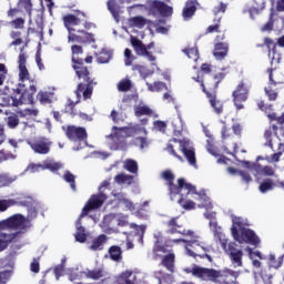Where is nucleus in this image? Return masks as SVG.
Instances as JSON below:
<instances>
[{
    "instance_id": "1",
    "label": "nucleus",
    "mask_w": 284,
    "mask_h": 284,
    "mask_svg": "<svg viewBox=\"0 0 284 284\" xmlns=\"http://www.w3.org/2000/svg\"><path fill=\"white\" fill-rule=\"evenodd\" d=\"M28 54H26V47L20 49V54L18 57V70H19V81L13 93L2 94L1 103L2 108H19L29 103V105H34V94H37V81L30 79V71H28Z\"/></svg>"
},
{
    "instance_id": "2",
    "label": "nucleus",
    "mask_w": 284,
    "mask_h": 284,
    "mask_svg": "<svg viewBox=\"0 0 284 284\" xmlns=\"http://www.w3.org/2000/svg\"><path fill=\"white\" fill-rule=\"evenodd\" d=\"M161 178L163 181H165L171 201H176V196H179L178 203L181 205V207H183V210L190 211L196 209V203H194L192 200H187L190 194H199L196 186L192 185L191 183H186L184 178L178 179V185L174 184L176 176L172 170L163 171L161 173Z\"/></svg>"
},
{
    "instance_id": "3",
    "label": "nucleus",
    "mask_w": 284,
    "mask_h": 284,
    "mask_svg": "<svg viewBox=\"0 0 284 284\" xmlns=\"http://www.w3.org/2000/svg\"><path fill=\"white\" fill-rule=\"evenodd\" d=\"M186 274H192L195 278L201 281H210L215 284L235 283L236 278L241 276V272L225 267L224 270L201 267L196 264L193 267L184 268Z\"/></svg>"
},
{
    "instance_id": "4",
    "label": "nucleus",
    "mask_w": 284,
    "mask_h": 284,
    "mask_svg": "<svg viewBox=\"0 0 284 284\" xmlns=\"http://www.w3.org/2000/svg\"><path fill=\"white\" fill-rule=\"evenodd\" d=\"M71 51L72 69L74 70L78 79L83 81V83H87L84 99H92V92H94V85H97V81H94V78H92V72H90V69L83 64V59L79 58V54H83V47L74 44L71 47Z\"/></svg>"
},
{
    "instance_id": "5",
    "label": "nucleus",
    "mask_w": 284,
    "mask_h": 284,
    "mask_svg": "<svg viewBox=\"0 0 284 284\" xmlns=\"http://www.w3.org/2000/svg\"><path fill=\"white\" fill-rule=\"evenodd\" d=\"M250 224L240 216H232L231 234L237 243H248L250 245H258L261 240L252 229H247Z\"/></svg>"
},
{
    "instance_id": "6",
    "label": "nucleus",
    "mask_w": 284,
    "mask_h": 284,
    "mask_svg": "<svg viewBox=\"0 0 284 284\" xmlns=\"http://www.w3.org/2000/svg\"><path fill=\"white\" fill-rule=\"evenodd\" d=\"M220 241L222 248L229 255L233 267H243V251L241 248H236V243L231 242L227 244V239H222Z\"/></svg>"
},
{
    "instance_id": "7",
    "label": "nucleus",
    "mask_w": 284,
    "mask_h": 284,
    "mask_svg": "<svg viewBox=\"0 0 284 284\" xmlns=\"http://www.w3.org/2000/svg\"><path fill=\"white\" fill-rule=\"evenodd\" d=\"M85 90H88V82H80L78 83V87L74 91V94L77 95V102L72 101L71 99H69L67 101V104L64 106V112L67 114H70V116H77V114H79L75 110L77 108V103H80L81 102V94L83 97V100H88L90 98H85Z\"/></svg>"
},
{
    "instance_id": "8",
    "label": "nucleus",
    "mask_w": 284,
    "mask_h": 284,
    "mask_svg": "<svg viewBox=\"0 0 284 284\" xmlns=\"http://www.w3.org/2000/svg\"><path fill=\"white\" fill-rule=\"evenodd\" d=\"M106 201L108 195L105 193H98L91 195V197L88 200L87 204L82 209L80 219L88 216L94 210H99V207H102L103 203H105Z\"/></svg>"
},
{
    "instance_id": "9",
    "label": "nucleus",
    "mask_w": 284,
    "mask_h": 284,
    "mask_svg": "<svg viewBox=\"0 0 284 284\" xmlns=\"http://www.w3.org/2000/svg\"><path fill=\"white\" fill-rule=\"evenodd\" d=\"M30 225V221L22 214H14L7 220L0 221V230L10 227L11 230H26Z\"/></svg>"
},
{
    "instance_id": "10",
    "label": "nucleus",
    "mask_w": 284,
    "mask_h": 284,
    "mask_svg": "<svg viewBox=\"0 0 284 284\" xmlns=\"http://www.w3.org/2000/svg\"><path fill=\"white\" fill-rule=\"evenodd\" d=\"M233 97V103L236 108V110H243L245 105V101H247V98L250 97V89H247V85L245 82L241 81L235 90L232 92Z\"/></svg>"
},
{
    "instance_id": "11",
    "label": "nucleus",
    "mask_w": 284,
    "mask_h": 284,
    "mask_svg": "<svg viewBox=\"0 0 284 284\" xmlns=\"http://www.w3.org/2000/svg\"><path fill=\"white\" fill-rule=\"evenodd\" d=\"M204 94L206 99L209 100V103L211 108H213V111L215 114H222L223 113V101L219 99V85H210L206 90H204Z\"/></svg>"
},
{
    "instance_id": "12",
    "label": "nucleus",
    "mask_w": 284,
    "mask_h": 284,
    "mask_svg": "<svg viewBox=\"0 0 284 284\" xmlns=\"http://www.w3.org/2000/svg\"><path fill=\"white\" fill-rule=\"evenodd\" d=\"M171 141L180 144V151L184 154L187 163L193 168H196V151L194 146L190 145V141L179 140L176 138H173Z\"/></svg>"
},
{
    "instance_id": "13",
    "label": "nucleus",
    "mask_w": 284,
    "mask_h": 284,
    "mask_svg": "<svg viewBox=\"0 0 284 284\" xmlns=\"http://www.w3.org/2000/svg\"><path fill=\"white\" fill-rule=\"evenodd\" d=\"M225 79V72H219L214 75H210L205 79V77L201 73V75H196L193 78L196 83H200V87L202 88V92L205 94V91L207 90L209 85H220V83Z\"/></svg>"
},
{
    "instance_id": "14",
    "label": "nucleus",
    "mask_w": 284,
    "mask_h": 284,
    "mask_svg": "<svg viewBox=\"0 0 284 284\" xmlns=\"http://www.w3.org/2000/svg\"><path fill=\"white\" fill-rule=\"evenodd\" d=\"M173 243H185L187 254H190V256H193L194 258L201 255V250H205V247H203V242L199 241V236L194 235H192V240L187 241L183 239H178L173 240Z\"/></svg>"
},
{
    "instance_id": "15",
    "label": "nucleus",
    "mask_w": 284,
    "mask_h": 284,
    "mask_svg": "<svg viewBox=\"0 0 284 284\" xmlns=\"http://www.w3.org/2000/svg\"><path fill=\"white\" fill-rule=\"evenodd\" d=\"M65 136L69 139V141H78L79 143H83V141H88V131L83 126L68 125Z\"/></svg>"
},
{
    "instance_id": "16",
    "label": "nucleus",
    "mask_w": 284,
    "mask_h": 284,
    "mask_svg": "<svg viewBox=\"0 0 284 284\" xmlns=\"http://www.w3.org/2000/svg\"><path fill=\"white\" fill-rule=\"evenodd\" d=\"M244 165L251 170L252 172H254V176H274L276 174V170H274L272 166L270 165H261V163L258 162H244Z\"/></svg>"
},
{
    "instance_id": "17",
    "label": "nucleus",
    "mask_w": 284,
    "mask_h": 284,
    "mask_svg": "<svg viewBox=\"0 0 284 284\" xmlns=\"http://www.w3.org/2000/svg\"><path fill=\"white\" fill-rule=\"evenodd\" d=\"M168 230L166 234H181L182 236H194V231L183 229V225L179 224V216L171 217L165 223Z\"/></svg>"
},
{
    "instance_id": "18",
    "label": "nucleus",
    "mask_w": 284,
    "mask_h": 284,
    "mask_svg": "<svg viewBox=\"0 0 284 284\" xmlns=\"http://www.w3.org/2000/svg\"><path fill=\"white\" fill-rule=\"evenodd\" d=\"M131 45L138 57H146L149 61H156V57L152 52L148 51V47L139 38L131 36Z\"/></svg>"
},
{
    "instance_id": "19",
    "label": "nucleus",
    "mask_w": 284,
    "mask_h": 284,
    "mask_svg": "<svg viewBox=\"0 0 284 284\" xmlns=\"http://www.w3.org/2000/svg\"><path fill=\"white\" fill-rule=\"evenodd\" d=\"M74 31L69 32L68 42L69 43H95L94 33L85 32V30H78L79 36L73 33Z\"/></svg>"
},
{
    "instance_id": "20",
    "label": "nucleus",
    "mask_w": 284,
    "mask_h": 284,
    "mask_svg": "<svg viewBox=\"0 0 284 284\" xmlns=\"http://www.w3.org/2000/svg\"><path fill=\"white\" fill-rule=\"evenodd\" d=\"M112 131L113 132L106 138L112 140L116 150L125 148L128 145L125 139L128 138L125 136V132L123 131V129L119 126H113Z\"/></svg>"
},
{
    "instance_id": "21",
    "label": "nucleus",
    "mask_w": 284,
    "mask_h": 284,
    "mask_svg": "<svg viewBox=\"0 0 284 284\" xmlns=\"http://www.w3.org/2000/svg\"><path fill=\"white\" fill-rule=\"evenodd\" d=\"M51 146L52 142L47 138H39L30 143V148L36 154H50Z\"/></svg>"
},
{
    "instance_id": "22",
    "label": "nucleus",
    "mask_w": 284,
    "mask_h": 284,
    "mask_svg": "<svg viewBox=\"0 0 284 284\" xmlns=\"http://www.w3.org/2000/svg\"><path fill=\"white\" fill-rule=\"evenodd\" d=\"M150 12H154V10H158L162 17H170L173 12L172 7L168 6L165 2L160 0H153L149 4Z\"/></svg>"
},
{
    "instance_id": "23",
    "label": "nucleus",
    "mask_w": 284,
    "mask_h": 284,
    "mask_svg": "<svg viewBox=\"0 0 284 284\" xmlns=\"http://www.w3.org/2000/svg\"><path fill=\"white\" fill-rule=\"evenodd\" d=\"M62 21L64 23V28H67L68 32H77V29L72 28L74 26H79L81 23V19L77 16L69 13L63 16Z\"/></svg>"
},
{
    "instance_id": "24",
    "label": "nucleus",
    "mask_w": 284,
    "mask_h": 284,
    "mask_svg": "<svg viewBox=\"0 0 284 284\" xmlns=\"http://www.w3.org/2000/svg\"><path fill=\"white\" fill-rule=\"evenodd\" d=\"M229 51H230V44H227L226 42H216L214 44L213 54L215 59L223 60L225 57H227Z\"/></svg>"
},
{
    "instance_id": "25",
    "label": "nucleus",
    "mask_w": 284,
    "mask_h": 284,
    "mask_svg": "<svg viewBox=\"0 0 284 284\" xmlns=\"http://www.w3.org/2000/svg\"><path fill=\"white\" fill-rule=\"evenodd\" d=\"M105 243H108V235L100 234L98 237L93 239L89 250L92 252H99L105 247Z\"/></svg>"
},
{
    "instance_id": "26",
    "label": "nucleus",
    "mask_w": 284,
    "mask_h": 284,
    "mask_svg": "<svg viewBox=\"0 0 284 284\" xmlns=\"http://www.w3.org/2000/svg\"><path fill=\"white\" fill-rule=\"evenodd\" d=\"M109 258L114 263H121L123 261V250L119 245H112L108 250Z\"/></svg>"
},
{
    "instance_id": "27",
    "label": "nucleus",
    "mask_w": 284,
    "mask_h": 284,
    "mask_svg": "<svg viewBox=\"0 0 284 284\" xmlns=\"http://www.w3.org/2000/svg\"><path fill=\"white\" fill-rule=\"evenodd\" d=\"M118 283L136 284V274L134 271H124L118 276Z\"/></svg>"
},
{
    "instance_id": "28",
    "label": "nucleus",
    "mask_w": 284,
    "mask_h": 284,
    "mask_svg": "<svg viewBox=\"0 0 284 284\" xmlns=\"http://www.w3.org/2000/svg\"><path fill=\"white\" fill-rule=\"evenodd\" d=\"M153 254L159 257L161 254H170V246L168 244H163L162 239H158L153 245Z\"/></svg>"
},
{
    "instance_id": "29",
    "label": "nucleus",
    "mask_w": 284,
    "mask_h": 284,
    "mask_svg": "<svg viewBox=\"0 0 284 284\" xmlns=\"http://www.w3.org/2000/svg\"><path fill=\"white\" fill-rule=\"evenodd\" d=\"M176 261V255L174 253H168L162 256L161 265L168 270V272H174V263Z\"/></svg>"
},
{
    "instance_id": "30",
    "label": "nucleus",
    "mask_w": 284,
    "mask_h": 284,
    "mask_svg": "<svg viewBox=\"0 0 284 284\" xmlns=\"http://www.w3.org/2000/svg\"><path fill=\"white\" fill-rule=\"evenodd\" d=\"M105 276V271L103 267H95L85 272V277L91 278V281H100Z\"/></svg>"
},
{
    "instance_id": "31",
    "label": "nucleus",
    "mask_w": 284,
    "mask_h": 284,
    "mask_svg": "<svg viewBox=\"0 0 284 284\" xmlns=\"http://www.w3.org/2000/svg\"><path fill=\"white\" fill-rule=\"evenodd\" d=\"M196 12V0H189L183 9L184 19H191Z\"/></svg>"
},
{
    "instance_id": "32",
    "label": "nucleus",
    "mask_w": 284,
    "mask_h": 284,
    "mask_svg": "<svg viewBox=\"0 0 284 284\" xmlns=\"http://www.w3.org/2000/svg\"><path fill=\"white\" fill-rule=\"evenodd\" d=\"M122 131L124 132V136L130 139L131 136H136V134L143 132V128L139 124H134L131 126H122Z\"/></svg>"
},
{
    "instance_id": "33",
    "label": "nucleus",
    "mask_w": 284,
    "mask_h": 284,
    "mask_svg": "<svg viewBox=\"0 0 284 284\" xmlns=\"http://www.w3.org/2000/svg\"><path fill=\"white\" fill-rule=\"evenodd\" d=\"M276 187V182L272 179H265L258 186V190L262 194H267V192H272Z\"/></svg>"
},
{
    "instance_id": "34",
    "label": "nucleus",
    "mask_w": 284,
    "mask_h": 284,
    "mask_svg": "<svg viewBox=\"0 0 284 284\" xmlns=\"http://www.w3.org/2000/svg\"><path fill=\"white\" fill-rule=\"evenodd\" d=\"M98 63H110L112 60V52L108 49H102L99 53H95Z\"/></svg>"
},
{
    "instance_id": "35",
    "label": "nucleus",
    "mask_w": 284,
    "mask_h": 284,
    "mask_svg": "<svg viewBox=\"0 0 284 284\" xmlns=\"http://www.w3.org/2000/svg\"><path fill=\"white\" fill-rule=\"evenodd\" d=\"M37 99H38V101H40V103L42 105H48V104L52 103V92L39 91L37 93Z\"/></svg>"
},
{
    "instance_id": "36",
    "label": "nucleus",
    "mask_w": 284,
    "mask_h": 284,
    "mask_svg": "<svg viewBox=\"0 0 284 284\" xmlns=\"http://www.w3.org/2000/svg\"><path fill=\"white\" fill-rule=\"evenodd\" d=\"M135 116H152V109L148 105H135L134 106Z\"/></svg>"
},
{
    "instance_id": "37",
    "label": "nucleus",
    "mask_w": 284,
    "mask_h": 284,
    "mask_svg": "<svg viewBox=\"0 0 284 284\" xmlns=\"http://www.w3.org/2000/svg\"><path fill=\"white\" fill-rule=\"evenodd\" d=\"M62 179L65 183H69L73 192H77V176L72 172L65 171Z\"/></svg>"
},
{
    "instance_id": "38",
    "label": "nucleus",
    "mask_w": 284,
    "mask_h": 284,
    "mask_svg": "<svg viewBox=\"0 0 284 284\" xmlns=\"http://www.w3.org/2000/svg\"><path fill=\"white\" fill-rule=\"evenodd\" d=\"M182 52H184V54H186V57L191 59V61H194V63H196V61H199L200 59L199 48L196 47L185 48L184 50H182Z\"/></svg>"
},
{
    "instance_id": "39",
    "label": "nucleus",
    "mask_w": 284,
    "mask_h": 284,
    "mask_svg": "<svg viewBox=\"0 0 284 284\" xmlns=\"http://www.w3.org/2000/svg\"><path fill=\"white\" fill-rule=\"evenodd\" d=\"M114 181L119 185H123V183H129V185H130V184H132V181H134V176L128 175L125 173H120L114 176Z\"/></svg>"
},
{
    "instance_id": "40",
    "label": "nucleus",
    "mask_w": 284,
    "mask_h": 284,
    "mask_svg": "<svg viewBox=\"0 0 284 284\" xmlns=\"http://www.w3.org/2000/svg\"><path fill=\"white\" fill-rule=\"evenodd\" d=\"M124 170H126L131 174H138L139 173V164L136 163V161H134L132 159H128L124 162Z\"/></svg>"
},
{
    "instance_id": "41",
    "label": "nucleus",
    "mask_w": 284,
    "mask_h": 284,
    "mask_svg": "<svg viewBox=\"0 0 284 284\" xmlns=\"http://www.w3.org/2000/svg\"><path fill=\"white\" fill-rule=\"evenodd\" d=\"M283 265V256H280L278 260H276V256L274 254L268 255V267H272L273 270H278Z\"/></svg>"
},
{
    "instance_id": "42",
    "label": "nucleus",
    "mask_w": 284,
    "mask_h": 284,
    "mask_svg": "<svg viewBox=\"0 0 284 284\" xmlns=\"http://www.w3.org/2000/svg\"><path fill=\"white\" fill-rule=\"evenodd\" d=\"M132 90V80L130 79H122L118 83V91L119 92H130Z\"/></svg>"
},
{
    "instance_id": "43",
    "label": "nucleus",
    "mask_w": 284,
    "mask_h": 284,
    "mask_svg": "<svg viewBox=\"0 0 284 284\" xmlns=\"http://www.w3.org/2000/svg\"><path fill=\"white\" fill-rule=\"evenodd\" d=\"M146 85H148L150 92H161L163 90H168V84H165V82H161V81L154 82L153 84L148 83Z\"/></svg>"
},
{
    "instance_id": "44",
    "label": "nucleus",
    "mask_w": 284,
    "mask_h": 284,
    "mask_svg": "<svg viewBox=\"0 0 284 284\" xmlns=\"http://www.w3.org/2000/svg\"><path fill=\"white\" fill-rule=\"evenodd\" d=\"M130 23L134 28H145V24L148 23V20L141 16H136L130 19Z\"/></svg>"
},
{
    "instance_id": "45",
    "label": "nucleus",
    "mask_w": 284,
    "mask_h": 284,
    "mask_svg": "<svg viewBox=\"0 0 284 284\" xmlns=\"http://www.w3.org/2000/svg\"><path fill=\"white\" fill-rule=\"evenodd\" d=\"M74 237H75V241H78V243H85V241H88V235L85 234V227L78 226Z\"/></svg>"
},
{
    "instance_id": "46",
    "label": "nucleus",
    "mask_w": 284,
    "mask_h": 284,
    "mask_svg": "<svg viewBox=\"0 0 284 284\" xmlns=\"http://www.w3.org/2000/svg\"><path fill=\"white\" fill-rule=\"evenodd\" d=\"M44 170H50V172H59L63 164L60 162H43Z\"/></svg>"
},
{
    "instance_id": "47",
    "label": "nucleus",
    "mask_w": 284,
    "mask_h": 284,
    "mask_svg": "<svg viewBox=\"0 0 284 284\" xmlns=\"http://www.w3.org/2000/svg\"><path fill=\"white\" fill-rule=\"evenodd\" d=\"M12 241V237L6 233L0 234V252L8 248V245Z\"/></svg>"
},
{
    "instance_id": "48",
    "label": "nucleus",
    "mask_w": 284,
    "mask_h": 284,
    "mask_svg": "<svg viewBox=\"0 0 284 284\" xmlns=\"http://www.w3.org/2000/svg\"><path fill=\"white\" fill-rule=\"evenodd\" d=\"M19 8H23L29 17H32V0H19Z\"/></svg>"
},
{
    "instance_id": "49",
    "label": "nucleus",
    "mask_w": 284,
    "mask_h": 284,
    "mask_svg": "<svg viewBox=\"0 0 284 284\" xmlns=\"http://www.w3.org/2000/svg\"><path fill=\"white\" fill-rule=\"evenodd\" d=\"M11 28L14 30H23L26 28V19L23 18H16L14 20L9 22Z\"/></svg>"
},
{
    "instance_id": "50",
    "label": "nucleus",
    "mask_w": 284,
    "mask_h": 284,
    "mask_svg": "<svg viewBox=\"0 0 284 284\" xmlns=\"http://www.w3.org/2000/svg\"><path fill=\"white\" fill-rule=\"evenodd\" d=\"M221 33V18L217 19L216 23L211 24L206 28L205 34Z\"/></svg>"
},
{
    "instance_id": "51",
    "label": "nucleus",
    "mask_w": 284,
    "mask_h": 284,
    "mask_svg": "<svg viewBox=\"0 0 284 284\" xmlns=\"http://www.w3.org/2000/svg\"><path fill=\"white\" fill-rule=\"evenodd\" d=\"M18 115L26 118V116H38L39 115V110L37 109H24L18 111Z\"/></svg>"
},
{
    "instance_id": "52",
    "label": "nucleus",
    "mask_w": 284,
    "mask_h": 284,
    "mask_svg": "<svg viewBox=\"0 0 284 284\" xmlns=\"http://www.w3.org/2000/svg\"><path fill=\"white\" fill-rule=\"evenodd\" d=\"M7 125L11 130H14L19 125V115H10L7 118Z\"/></svg>"
},
{
    "instance_id": "53",
    "label": "nucleus",
    "mask_w": 284,
    "mask_h": 284,
    "mask_svg": "<svg viewBox=\"0 0 284 284\" xmlns=\"http://www.w3.org/2000/svg\"><path fill=\"white\" fill-rule=\"evenodd\" d=\"M273 14L271 13L270 20L261 28L262 32H272L274 30V19Z\"/></svg>"
},
{
    "instance_id": "54",
    "label": "nucleus",
    "mask_w": 284,
    "mask_h": 284,
    "mask_svg": "<svg viewBox=\"0 0 284 284\" xmlns=\"http://www.w3.org/2000/svg\"><path fill=\"white\" fill-rule=\"evenodd\" d=\"M264 91L266 97L268 98V101H276V99H278V92H276L272 88H265Z\"/></svg>"
},
{
    "instance_id": "55",
    "label": "nucleus",
    "mask_w": 284,
    "mask_h": 284,
    "mask_svg": "<svg viewBox=\"0 0 284 284\" xmlns=\"http://www.w3.org/2000/svg\"><path fill=\"white\" fill-rule=\"evenodd\" d=\"M7 77H8V67H6L3 63H0V85H3V83H6Z\"/></svg>"
},
{
    "instance_id": "56",
    "label": "nucleus",
    "mask_w": 284,
    "mask_h": 284,
    "mask_svg": "<svg viewBox=\"0 0 284 284\" xmlns=\"http://www.w3.org/2000/svg\"><path fill=\"white\" fill-rule=\"evenodd\" d=\"M200 74H202L204 77H205V74H209V77H212V64L203 63L200 67Z\"/></svg>"
},
{
    "instance_id": "57",
    "label": "nucleus",
    "mask_w": 284,
    "mask_h": 284,
    "mask_svg": "<svg viewBox=\"0 0 284 284\" xmlns=\"http://www.w3.org/2000/svg\"><path fill=\"white\" fill-rule=\"evenodd\" d=\"M264 45L267 47L268 52H276V43L271 38L264 39Z\"/></svg>"
},
{
    "instance_id": "58",
    "label": "nucleus",
    "mask_w": 284,
    "mask_h": 284,
    "mask_svg": "<svg viewBox=\"0 0 284 284\" xmlns=\"http://www.w3.org/2000/svg\"><path fill=\"white\" fill-rule=\"evenodd\" d=\"M166 152H169V154H171L172 156H174L175 159H178V161H181L183 162V156L179 155L176 153V151L174 150V145L172 144H168L166 148H165Z\"/></svg>"
},
{
    "instance_id": "59",
    "label": "nucleus",
    "mask_w": 284,
    "mask_h": 284,
    "mask_svg": "<svg viewBox=\"0 0 284 284\" xmlns=\"http://www.w3.org/2000/svg\"><path fill=\"white\" fill-rule=\"evenodd\" d=\"M124 57H125V59H124V65H126V67H130V65H132V61H133V59H132V50H130V49H125L124 50Z\"/></svg>"
},
{
    "instance_id": "60",
    "label": "nucleus",
    "mask_w": 284,
    "mask_h": 284,
    "mask_svg": "<svg viewBox=\"0 0 284 284\" xmlns=\"http://www.w3.org/2000/svg\"><path fill=\"white\" fill-rule=\"evenodd\" d=\"M135 145H139L140 150L148 148V138H143V136L135 138Z\"/></svg>"
},
{
    "instance_id": "61",
    "label": "nucleus",
    "mask_w": 284,
    "mask_h": 284,
    "mask_svg": "<svg viewBox=\"0 0 284 284\" xmlns=\"http://www.w3.org/2000/svg\"><path fill=\"white\" fill-rule=\"evenodd\" d=\"M29 172H31V174H34L37 172H41V170H44L43 164H34L31 163L28 166Z\"/></svg>"
},
{
    "instance_id": "62",
    "label": "nucleus",
    "mask_w": 284,
    "mask_h": 284,
    "mask_svg": "<svg viewBox=\"0 0 284 284\" xmlns=\"http://www.w3.org/2000/svg\"><path fill=\"white\" fill-rule=\"evenodd\" d=\"M106 8L111 14H116V0H108Z\"/></svg>"
},
{
    "instance_id": "63",
    "label": "nucleus",
    "mask_w": 284,
    "mask_h": 284,
    "mask_svg": "<svg viewBox=\"0 0 284 284\" xmlns=\"http://www.w3.org/2000/svg\"><path fill=\"white\" fill-rule=\"evenodd\" d=\"M226 10H227V4L220 2V4L213 9V13L215 16L221 12L224 14V12H226Z\"/></svg>"
},
{
    "instance_id": "64",
    "label": "nucleus",
    "mask_w": 284,
    "mask_h": 284,
    "mask_svg": "<svg viewBox=\"0 0 284 284\" xmlns=\"http://www.w3.org/2000/svg\"><path fill=\"white\" fill-rule=\"evenodd\" d=\"M232 130L236 136H241V134L243 133V125H241V123L237 122L233 123Z\"/></svg>"
}]
</instances>
